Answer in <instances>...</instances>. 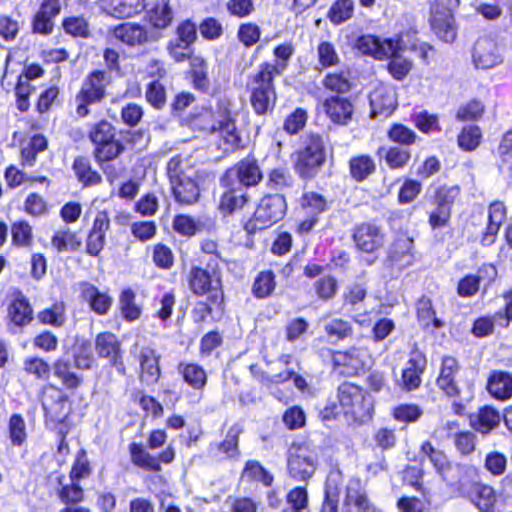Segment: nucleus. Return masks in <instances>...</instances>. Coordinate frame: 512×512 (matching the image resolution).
Returning <instances> with one entry per match:
<instances>
[{
	"label": "nucleus",
	"mask_w": 512,
	"mask_h": 512,
	"mask_svg": "<svg viewBox=\"0 0 512 512\" xmlns=\"http://www.w3.org/2000/svg\"><path fill=\"white\" fill-rule=\"evenodd\" d=\"M167 173L179 203L190 205L198 200L203 177L188 158L180 155L172 157L167 164Z\"/></svg>",
	"instance_id": "nucleus-1"
},
{
	"label": "nucleus",
	"mask_w": 512,
	"mask_h": 512,
	"mask_svg": "<svg viewBox=\"0 0 512 512\" xmlns=\"http://www.w3.org/2000/svg\"><path fill=\"white\" fill-rule=\"evenodd\" d=\"M279 64L263 63L253 76L251 83V104L257 114H265L276 100L273 78L281 72Z\"/></svg>",
	"instance_id": "nucleus-2"
},
{
	"label": "nucleus",
	"mask_w": 512,
	"mask_h": 512,
	"mask_svg": "<svg viewBox=\"0 0 512 512\" xmlns=\"http://www.w3.org/2000/svg\"><path fill=\"white\" fill-rule=\"evenodd\" d=\"M421 452L429 458L443 480L455 487L456 496L466 495L469 483L465 476L469 471V467L464 465L452 466L447 456L441 450H437L429 441L422 443Z\"/></svg>",
	"instance_id": "nucleus-3"
},
{
	"label": "nucleus",
	"mask_w": 512,
	"mask_h": 512,
	"mask_svg": "<svg viewBox=\"0 0 512 512\" xmlns=\"http://www.w3.org/2000/svg\"><path fill=\"white\" fill-rule=\"evenodd\" d=\"M287 211V203L284 196L280 194L265 195L259 201L252 218L246 223L245 230L255 233L271 227L281 221Z\"/></svg>",
	"instance_id": "nucleus-4"
},
{
	"label": "nucleus",
	"mask_w": 512,
	"mask_h": 512,
	"mask_svg": "<svg viewBox=\"0 0 512 512\" xmlns=\"http://www.w3.org/2000/svg\"><path fill=\"white\" fill-rule=\"evenodd\" d=\"M110 80L109 75L99 70H94L85 77L75 96V113L78 117H86L89 114L88 107L102 101Z\"/></svg>",
	"instance_id": "nucleus-5"
},
{
	"label": "nucleus",
	"mask_w": 512,
	"mask_h": 512,
	"mask_svg": "<svg viewBox=\"0 0 512 512\" xmlns=\"http://www.w3.org/2000/svg\"><path fill=\"white\" fill-rule=\"evenodd\" d=\"M288 471L292 478L306 481L317 468V453L308 445H292L288 453Z\"/></svg>",
	"instance_id": "nucleus-6"
},
{
	"label": "nucleus",
	"mask_w": 512,
	"mask_h": 512,
	"mask_svg": "<svg viewBox=\"0 0 512 512\" xmlns=\"http://www.w3.org/2000/svg\"><path fill=\"white\" fill-rule=\"evenodd\" d=\"M338 401L345 414L355 417H365L372 410L371 397L360 387L352 383H344L338 388Z\"/></svg>",
	"instance_id": "nucleus-7"
},
{
	"label": "nucleus",
	"mask_w": 512,
	"mask_h": 512,
	"mask_svg": "<svg viewBox=\"0 0 512 512\" xmlns=\"http://www.w3.org/2000/svg\"><path fill=\"white\" fill-rule=\"evenodd\" d=\"M323 140L318 135H311L303 150L298 153L296 170L303 177H312L325 161Z\"/></svg>",
	"instance_id": "nucleus-8"
},
{
	"label": "nucleus",
	"mask_w": 512,
	"mask_h": 512,
	"mask_svg": "<svg viewBox=\"0 0 512 512\" xmlns=\"http://www.w3.org/2000/svg\"><path fill=\"white\" fill-rule=\"evenodd\" d=\"M371 117L387 118L397 108V94L392 86L378 83L369 94Z\"/></svg>",
	"instance_id": "nucleus-9"
},
{
	"label": "nucleus",
	"mask_w": 512,
	"mask_h": 512,
	"mask_svg": "<svg viewBox=\"0 0 512 512\" xmlns=\"http://www.w3.org/2000/svg\"><path fill=\"white\" fill-rule=\"evenodd\" d=\"M367 360L366 350L356 347L345 351H336L332 354L334 368L346 376L359 374L366 367Z\"/></svg>",
	"instance_id": "nucleus-10"
},
{
	"label": "nucleus",
	"mask_w": 512,
	"mask_h": 512,
	"mask_svg": "<svg viewBox=\"0 0 512 512\" xmlns=\"http://www.w3.org/2000/svg\"><path fill=\"white\" fill-rule=\"evenodd\" d=\"M365 487L359 479H351L347 485L341 512H376Z\"/></svg>",
	"instance_id": "nucleus-11"
},
{
	"label": "nucleus",
	"mask_w": 512,
	"mask_h": 512,
	"mask_svg": "<svg viewBox=\"0 0 512 512\" xmlns=\"http://www.w3.org/2000/svg\"><path fill=\"white\" fill-rule=\"evenodd\" d=\"M356 48L363 54L383 60L400 49V39H383L372 35H363L358 38Z\"/></svg>",
	"instance_id": "nucleus-12"
},
{
	"label": "nucleus",
	"mask_w": 512,
	"mask_h": 512,
	"mask_svg": "<svg viewBox=\"0 0 512 512\" xmlns=\"http://www.w3.org/2000/svg\"><path fill=\"white\" fill-rule=\"evenodd\" d=\"M473 61L477 68L492 69L503 62L501 49L493 39L480 38L474 46Z\"/></svg>",
	"instance_id": "nucleus-13"
},
{
	"label": "nucleus",
	"mask_w": 512,
	"mask_h": 512,
	"mask_svg": "<svg viewBox=\"0 0 512 512\" xmlns=\"http://www.w3.org/2000/svg\"><path fill=\"white\" fill-rule=\"evenodd\" d=\"M42 406L46 417L52 421H63L69 412L67 397L61 390L53 386L44 389Z\"/></svg>",
	"instance_id": "nucleus-14"
},
{
	"label": "nucleus",
	"mask_w": 512,
	"mask_h": 512,
	"mask_svg": "<svg viewBox=\"0 0 512 512\" xmlns=\"http://www.w3.org/2000/svg\"><path fill=\"white\" fill-rule=\"evenodd\" d=\"M353 239L357 248L366 253H372L384 244V234L380 227L373 223H362L356 227Z\"/></svg>",
	"instance_id": "nucleus-15"
},
{
	"label": "nucleus",
	"mask_w": 512,
	"mask_h": 512,
	"mask_svg": "<svg viewBox=\"0 0 512 512\" xmlns=\"http://www.w3.org/2000/svg\"><path fill=\"white\" fill-rule=\"evenodd\" d=\"M328 118L335 124H348L354 114V104L347 97L329 96L322 104Z\"/></svg>",
	"instance_id": "nucleus-16"
},
{
	"label": "nucleus",
	"mask_w": 512,
	"mask_h": 512,
	"mask_svg": "<svg viewBox=\"0 0 512 512\" xmlns=\"http://www.w3.org/2000/svg\"><path fill=\"white\" fill-rule=\"evenodd\" d=\"M235 176L243 186H255L262 180L261 170L254 159L246 158L240 161L233 169L227 171L223 182L229 185L228 181Z\"/></svg>",
	"instance_id": "nucleus-17"
},
{
	"label": "nucleus",
	"mask_w": 512,
	"mask_h": 512,
	"mask_svg": "<svg viewBox=\"0 0 512 512\" xmlns=\"http://www.w3.org/2000/svg\"><path fill=\"white\" fill-rule=\"evenodd\" d=\"M188 284L194 294L204 295L217 290L220 278L215 271L209 272L200 267H193L188 274Z\"/></svg>",
	"instance_id": "nucleus-18"
},
{
	"label": "nucleus",
	"mask_w": 512,
	"mask_h": 512,
	"mask_svg": "<svg viewBox=\"0 0 512 512\" xmlns=\"http://www.w3.org/2000/svg\"><path fill=\"white\" fill-rule=\"evenodd\" d=\"M81 296L91 310L98 315H106L113 303L112 297L107 292L100 291L90 283L81 285Z\"/></svg>",
	"instance_id": "nucleus-19"
},
{
	"label": "nucleus",
	"mask_w": 512,
	"mask_h": 512,
	"mask_svg": "<svg viewBox=\"0 0 512 512\" xmlns=\"http://www.w3.org/2000/svg\"><path fill=\"white\" fill-rule=\"evenodd\" d=\"M458 364L455 358L447 356L442 359V365L437 378V386L449 397H456L460 390L455 382Z\"/></svg>",
	"instance_id": "nucleus-20"
},
{
	"label": "nucleus",
	"mask_w": 512,
	"mask_h": 512,
	"mask_svg": "<svg viewBox=\"0 0 512 512\" xmlns=\"http://www.w3.org/2000/svg\"><path fill=\"white\" fill-rule=\"evenodd\" d=\"M506 215V207L502 202L496 201L490 204L488 208V225L481 238V243L484 246H489L495 242L499 229L506 219Z\"/></svg>",
	"instance_id": "nucleus-21"
},
{
	"label": "nucleus",
	"mask_w": 512,
	"mask_h": 512,
	"mask_svg": "<svg viewBox=\"0 0 512 512\" xmlns=\"http://www.w3.org/2000/svg\"><path fill=\"white\" fill-rule=\"evenodd\" d=\"M388 258L399 268L411 265L414 260L413 239L404 235L398 237L389 249Z\"/></svg>",
	"instance_id": "nucleus-22"
},
{
	"label": "nucleus",
	"mask_w": 512,
	"mask_h": 512,
	"mask_svg": "<svg viewBox=\"0 0 512 512\" xmlns=\"http://www.w3.org/2000/svg\"><path fill=\"white\" fill-rule=\"evenodd\" d=\"M213 135L219 138L218 146L225 152L234 150L240 143L235 123L229 115L219 121L218 127H213Z\"/></svg>",
	"instance_id": "nucleus-23"
},
{
	"label": "nucleus",
	"mask_w": 512,
	"mask_h": 512,
	"mask_svg": "<svg viewBox=\"0 0 512 512\" xmlns=\"http://www.w3.org/2000/svg\"><path fill=\"white\" fill-rule=\"evenodd\" d=\"M425 368V359L422 355L416 354L409 358L402 371L400 385L407 391L418 388L421 384V375Z\"/></svg>",
	"instance_id": "nucleus-24"
},
{
	"label": "nucleus",
	"mask_w": 512,
	"mask_h": 512,
	"mask_svg": "<svg viewBox=\"0 0 512 512\" xmlns=\"http://www.w3.org/2000/svg\"><path fill=\"white\" fill-rule=\"evenodd\" d=\"M113 35L128 46L142 45L148 41V32L140 24L126 22L113 29Z\"/></svg>",
	"instance_id": "nucleus-25"
},
{
	"label": "nucleus",
	"mask_w": 512,
	"mask_h": 512,
	"mask_svg": "<svg viewBox=\"0 0 512 512\" xmlns=\"http://www.w3.org/2000/svg\"><path fill=\"white\" fill-rule=\"evenodd\" d=\"M100 8L117 18L131 17L142 11L140 0H99Z\"/></svg>",
	"instance_id": "nucleus-26"
},
{
	"label": "nucleus",
	"mask_w": 512,
	"mask_h": 512,
	"mask_svg": "<svg viewBox=\"0 0 512 512\" xmlns=\"http://www.w3.org/2000/svg\"><path fill=\"white\" fill-rule=\"evenodd\" d=\"M95 349L100 357L110 358L114 365L121 364L120 342L114 334L100 333L95 340Z\"/></svg>",
	"instance_id": "nucleus-27"
},
{
	"label": "nucleus",
	"mask_w": 512,
	"mask_h": 512,
	"mask_svg": "<svg viewBox=\"0 0 512 512\" xmlns=\"http://www.w3.org/2000/svg\"><path fill=\"white\" fill-rule=\"evenodd\" d=\"M141 377L147 383H155L160 376L159 356L151 348H143L140 353Z\"/></svg>",
	"instance_id": "nucleus-28"
},
{
	"label": "nucleus",
	"mask_w": 512,
	"mask_h": 512,
	"mask_svg": "<svg viewBox=\"0 0 512 512\" xmlns=\"http://www.w3.org/2000/svg\"><path fill=\"white\" fill-rule=\"evenodd\" d=\"M500 419L501 416L498 411L492 407L486 406L471 417V425L476 431L487 434L498 426Z\"/></svg>",
	"instance_id": "nucleus-29"
},
{
	"label": "nucleus",
	"mask_w": 512,
	"mask_h": 512,
	"mask_svg": "<svg viewBox=\"0 0 512 512\" xmlns=\"http://www.w3.org/2000/svg\"><path fill=\"white\" fill-rule=\"evenodd\" d=\"M473 491L469 496L472 503L482 512L490 511L496 503V492L490 485L473 484Z\"/></svg>",
	"instance_id": "nucleus-30"
},
{
	"label": "nucleus",
	"mask_w": 512,
	"mask_h": 512,
	"mask_svg": "<svg viewBox=\"0 0 512 512\" xmlns=\"http://www.w3.org/2000/svg\"><path fill=\"white\" fill-rule=\"evenodd\" d=\"M430 24L434 33L444 42L451 43L455 40L457 30L452 13L430 16Z\"/></svg>",
	"instance_id": "nucleus-31"
},
{
	"label": "nucleus",
	"mask_w": 512,
	"mask_h": 512,
	"mask_svg": "<svg viewBox=\"0 0 512 512\" xmlns=\"http://www.w3.org/2000/svg\"><path fill=\"white\" fill-rule=\"evenodd\" d=\"M487 388L496 399H509L512 396V376L505 372H494L489 378Z\"/></svg>",
	"instance_id": "nucleus-32"
},
{
	"label": "nucleus",
	"mask_w": 512,
	"mask_h": 512,
	"mask_svg": "<svg viewBox=\"0 0 512 512\" xmlns=\"http://www.w3.org/2000/svg\"><path fill=\"white\" fill-rule=\"evenodd\" d=\"M131 461L134 465L153 472H159L161 465L156 456L150 454L141 444L132 443L129 446Z\"/></svg>",
	"instance_id": "nucleus-33"
},
{
	"label": "nucleus",
	"mask_w": 512,
	"mask_h": 512,
	"mask_svg": "<svg viewBox=\"0 0 512 512\" xmlns=\"http://www.w3.org/2000/svg\"><path fill=\"white\" fill-rule=\"evenodd\" d=\"M81 244L82 240L78 233L69 229L57 230L51 239V245L58 252L76 251Z\"/></svg>",
	"instance_id": "nucleus-34"
},
{
	"label": "nucleus",
	"mask_w": 512,
	"mask_h": 512,
	"mask_svg": "<svg viewBox=\"0 0 512 512\" xmlns=\"http://www.w3.org/2000/svg\"><path fill=\"white\" fill-rule=\"evenodd\" d=\"M8 317L16 326H25L32 320V308L24 297L16 298L9 306Z\"/></svg>",
	"instance_id": "nucleus-35"
},
{
	"label": "nucleus",
	"mask_w": 512,
	"mask_h": 512,
	"mask_svg": "<svg viewBox=\"0 0 512 512\" xmlns=\"http://www.w3.org/2000/svg\"><path fill=\"white\" fill-rule=\"evenodd\" d=\"M184 381L195 390H202L207 383V373L203 367L195 363H186L179 366Z\"/></svg>",
	"instance_id": "nucleus-36"
},
{
	"label": "nucleus",
	"mask_w": 512,
	"mask_h": 512,
	"mask_svg": "<svg viewBox=\"0 0 512 512\" xmlns=\"http://www.w3.org/2000/svg\"><path fill=\"white\" fill-rule=\"evenodd\" d=\"M144 11L146 13L147 20L154 28L163 29L169 26L172 22L173 12L169 6V1L150 7Z\"/></svg>",
	"instance_id": "nucleus-37"
},
{
	"label": "nucleus",
	"mask_w": 512,
	"mask_h": 512,
	"mask_svg": "<svg viewBox=\"0 0 512 512\" xmlns=\"http://www.w3.org/2000/svg\"><path fill=\"white\" fill-rule=\"evenodd\" d=\"M401 52H403V48L400 43V49L389 55L391 60L388 63V71L396 80H403L413 68L412 60L402 55Z\"/></svg>",
	"instance_id": "nucleus-38"
},
{
	"label": "nucleus",
	"mask_w": 512,
	"mask_h": 512,
	"mask_svg": "<svg viewBox=\"0 0 512 512\" xmlns=\"http://www.w3.org/2000/svg\"><path fill=\"white\" fill-rule=\"evenodd\" d=\"M135 298V293L130 288L124 289L120 294V310L127 321H135L141 315V308L135 303Z\"/></svg>",
	"instance_id": "nucleus-39"
},
{
	"label": "nucleus",
	"mask_w": 512,
	"mask_h": 512,
	"mask_svg": "<svg viewBox=\"0 0 512 512\" xmlns=\"http://www.w3.org/2000/svg\"><path fill=\"white\" fill-rule=\"evenodd\" d=\"M374 160L367 155L353 157L350 160V173L357 181H363L375 171Z\"/></svg>",
	"instance_id": "nucleus-40"
},
{
	"label": "nucleus",
	"mask_w": 512,
	"mask_h": 512,
	"mask_svg": "<svg viewBox=\"0 0 512 512\" xmlns=\"http://www.w3.org/2000/svg\"><path fill=\"white\" fill-rule=\"evenodd\" d=\"M53 367L54 374L62 381L66 388L75 389L81 384L82 378L70 370L69 361L58 359Z\"/></svg>",
	"instance_id": "nucleus-41"
},
{
	"label": "nucleus",
	"mask_w": 512,
	"mask_h": 512,
	"mask_svg": "<svg viewBox=\"0 0 512 512\" xmlns=\"http://www.w3.org/2000/svg\"><path fill=\"white\" fill-rule=\"evenodd\" d=\"M190 66L193 75L194 86L197 89H206L208 87V65L205 59L199 55H193L190 58Z\"/></svg>",
	"instance_id": "nucleus-42"
},
{
	"label": "nucleus",
	"mask_w": 512,
	"mask_h": 512,
	"mask_svg": "<svg viewBox=\"0 0 512 512\" xmlns=\"http://www.w3.org/2000/svg\"><path fill=\"white\" fill-rule=\"evenodd\" d=\"M324 330L331 340H343L352 335L351 324L343 319L334 318L324 324Z\"/></svg>",
	"instance_id": "nucleus-43"
},
{
	"label": "nucleus",
	"mask_w": 512,
	"mask_h": 512,
	"mask_svg": "<svg viewBox=\"0 0 512 512\" xmlns=\"http://www.w3.org/2000/svg\"><path fill=\"white\" fill-rule=\"evenodd\" d=\"M246 201V194L243 191L230 189L223 194L219 207L223 213L231 214L235 210L242 208Z\"/></svg>",
	"instance_id": "nucleus-44"
},
{
	"label": "nucleus",
	"mask_w": 512,
	"mask_h": 512,
	"mask_svg": "<svg viewBox=\"0 0 512 512\" xmlns=\"http://www.w3.org/2000/svg\"><path fill=\"white\" fill-rule=\"evenodd\" d=\"M276 286L275 276L272 271H262L256 277L253 284L254 295L258 298H266L271 295Z\"/></svg>",
	"instance_id": "nucleus-45"
},
{
	"label": "nucleus",
	"mask_w": 512,
	"mask_h": 512,
	"mask_svg": "<svg viewBox=\"0 0 512 512\" xmlns=\"http://www.w3.org/2000/svg\"><path fill=\"white\" fill-rule=\"evenodd\" d=\"M318 64L322 68L336 66L340 62V57L335 46L329 41H321L317 46Z\"/></svg>",
	"instance_id": "nucleus-46"
},
{
	"label": "nucleus",
	"mask_w": 512,
	"mask_h": 512,
	"mask_svg": "<svg viewBox=\"0 0 512 512\" xmlns=\"http://www.w3.org/2000/svg\"><path fill=\"white\" fill-rule=\"evenodd\" d=\"M417 314L419 320L424 326L433 324L435 328L443 326V322L436 317L435 311L432 306V301L429 298L422 297L417 303Z\"/></svg>",
	"instance_id": "nucleus-47"
},
{
	"label": "nucleus",
	"mask_w": 512,
	"mask_h": 512,
	"mask_svg": "<svg viewBox=\"0 0 512 512\" xmlns=\"http://www.w3.org/2000/svg\"><path fill=\"white\" fill-rule=\"evenodd\" d=\"M353 14L352 0H338L330 8L328 17L334 24H341L350 19Z\"/></svg>",
	"instance_id": "nucleus-48"
},
{
	"label": "nucleus",
	"mask_w": 512,
	"mask_h": 512,
	"mask_svg": "<svg viewBox=\"0 0 512 512\" xmlns=\"http://www.w3.org/2000/svg\"><path fill=\"white\" fill-rule=\"evenodd\" d=\"M9 437L13 445H22L27 437L26 424L23 417L19 414H13L8 424Z\"/></svg>",
	"instance_id": "nucleus-49"
},
{
	"label": "nucleus",
	"mask_w": 512,
	"mask_h": 512,
	"mask_svg": "<svg viewBox=\"0 0 512 512\" xmlns=\"http://www.w3.org/2000/svg\"><path fill=\"white\" fill-rule=\"evenodd\" d=\"M481 136L482 135L479 127H464L458 136V145L465 151H473L479 146Z\"/></svg>",
	"instance_id": "nucleus-50"
},
{
	"label": "nucleus",
	"mask_w": 512,
	"mask_h": 512,
	"mask_svg": "<svg viewBox=\"0 0 512 512\" xmlns=\"http://www.w3.org/2000/svg\"><path fill=\"white\" fill-rule=\"evenodd\" d=\"M484 467L493 476H501L507 468V457L499 451H491L485 456Z\"/></svg>",
	"instance_id": "nucleus-51"
},
{
	"label": "nucleus",
	"mask_w": 512,
	"mask_h": 512,
	"mask_svg": "<svg viewBox=\"0 0 512 512\" xmlns=\"http://www.w3.org/2000/svg\"><path fill=\"white\" fill-rule=\"evenodd\" d=\"M73 169L79 181L84 185H95L101 181V176L97 172L92 171L89 163L84 159L75 160Z\"/></svg>",
	"instance_id": "nucleus-52"
},
{
	"label": "nucleus",
	"mask_w": 512,
	"mask_h": 512,
	"mask_svg": "<svg viewBox=\"0 0 512 512\" xmlns=\"http://www.w3.org/2000/svg\"><path fill=\"white\" fill-rule=\"evenodd\" d=\"M123 145L114 138L96 146L95 157L98 161H110L118 157L123 152Z\"/></svg>",
	"instance_id": "nucleus-53"
},
{
	"label": "nucleus",
	"mask_w": 512,
	"mask_h": 512,
	"mask_svg": "<svg viewBox=\"0 0 512 512\" xmlns=\"http://www.w3.org/2000/svg\"><path fill=\"white\" fill-rule=\"evenodd\" d=\"M12 241L18 246H29L33 240L32 227L26 221L15 222L11 227Z\"/></svg>",
	"instance_id": "nucleus-54"
},
{
	"label": "nucleus",
	"mask_w": 512,
	"mask_h": 512,
	"mask_svg": "<svg viewBox=\"0 0 512 512\" xmlns=\"http://www.w3.org/2000/svg\"><path fill=\"white\" fill-rule=\"evenodd\" d=\"M38 319L43 324L62 326L65 322V308L61 303L54 304L38 314Z\"/></svg>",
	"instance_id": "nucleus-55"
},
{
	"label": "nucleus",
	"mask_w": 512,
	"mask_h": 512,
	"mask_svg": "<svg viewBox=\"0 0 512 512\" xmlns=\"http://www.w3.org/2000/svg\"><path fill=\"white\" fill-rule=\"evenodd\" d=\"M422 413V409L415 404H400L393 409V417L395 420L403 423L417 421Z\"/></svg>",
	"instance_id": "nucleus-56"
},
{
	"label": "nucleus",
	"mask_w": 512,
	"mask_h": 512,
	"mask_svg": "<svg viewBox=\"0 0 512 512\" xmlns=\"http://www.w3.org/2000/svg\"><path fill=\"white\" fill-rule=\"evenodd\" d=\"M422 185L414 179H405L398 193V202L400 204H409L413 202L421 193Z\"/></svg>",
	"instance_id": "nucleus-57"
},
{
	"label": "nucleus",
	"mask_w": 512,
	"mask_h": 512,
	"mask_svg": "<svg viewBox=\"0 0 512 512\" xmlns=\"http://www.w3.org/2000/svg\"><path fill=\"white\" fill-rule=\"evenodd\" d=\"M64 478L63 475H57L56 479L61 486L59 489V497L63 502H72L77 503L80 502L83 499V490L82 488L76 483L72 482L71 485H63L62 479Z\"/></svg>",
	"instance_id": "nucleus-58"
},
{
	"label": "nucleus",
	"mask_w": 512,
	"mask_h": 512,
	"mask_svg": "<svg viewBox=\"0 0 512 512\" xmlns=\"http://www.w3.org/2000/svg\"><path fill=\"white\" fill-rule=\"evenodd\" d=\"M388 137L402 145H411L416 140L415 132L402 124H394L388 131Z\"/></svg>",
	"instance_id": "nucleus-59"
},
{
	"label": "nucleus",
	"mask_w": 512,
	"mask_h": 512,
	"mask_svg": "<svg viewBox=\"0 0 512 512\" xmlns=\"http://www.w3.org/2000/svg\"><path fill=\"white\" fill-rule=\"evenodd\" d=\"M24 370L39 379H47L50 374V366L39 357H28L24 360Z\"/></svg>",
	"instance_id": "nucleus-60"
},
{
	"label": "nucleus",
	"mask_w": 512,
	"mask_h": 512,
	"mask_svg": "<svg viewBox=\"0 0 512 512\" xmlns=\"http://www.w3.org/2000/svg\"><path fill=\"white\" fill-rule=\"evenodd\" d=\"M410 152L398 147H391L386 151L385 161L391 169H401L410 160Z\"/></svg>",
	"instance_id": "nucleus-61"
},
{
	"label": "nucleus",
	"mask_w": 512,
	"mask_h": 512,
	"mask_svg": "<svg viewBox=\"0 0 512 512\" xmlns=\"http://www.w3.org/2000/svg\"><path fill=\"white\" fill-rule=\"evenodd\" d=\"M325 88L338 93H345L351 89V83L344 73H331L323 80Z\"/></svg>",
	"instance_id": "nucleus-62"
},
{
	"label": "nucleus",
	"mask_w": 512,
	"mask_h": 512,
	"mask_svg": "<svg viewBox=\"0 0 512 512\" xmlns=\"http://www.w3.org/2000/svg\"><path fill=\"white\" fill-rule=\"evenodd\" d=\"M114 128L107 121H100L90 131V139L96 145L103 144L114 138Z\"/></svg>",
	"instance_id": "nucleus-63"
},
{
	"label": "nucleus",
	"mask_w": 512,
	"mask_h": 512,
	"mask_svg": "<svg viewBox=\"0 0 512 512\" xmlns=\"http://www.w3.org/2000/svg\"><path fill=\"white\" fill-rule=\"evenodd\" d=\"M173 227L184 236H193L200 230V223L188 215H178L173 221Z\"/></svg>",
	"instance_id": "nucleus-64"
}]
</instances>
